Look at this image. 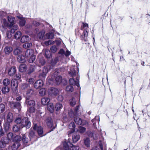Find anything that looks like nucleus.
<instances>
[{"mask_svg":"<svg viewBox=\"0 0 150 150\" xmlns=\"http://www.w3.org/2000/svg\"><path fill=\"white\" fill-rule=\"evenodd\" d=\"M71 150H78L79 147L78 146H75L73 145L72 146L70 147V149Z\"/></svg>","mask_w":150,"mask_h":150,"instance_id":"0e129e2a","label":"nucleus"},{"mask_svg":"<svg viewBox=\"0 0 150 150\" xmlns=\"http://www.w3.org/2000/svg\"><path fill=\"white\" fill-rule=\"evenodd\" d=\"M22 140L25 146H27L29 145V144H27L28 143V139L26 137L25 135H23V136Z\"/></svg>","mask_w":150,"mask_h":150,"instance_id":"473e14b6","label":"nucleus"},{"mask_svg":"<svg viewBox=\"0 0 150 150\" xmlns=\"http://www.w3.org/2000/svg\"><path fill=\"white\" fill-rule=\"evenodd\" d=\"M86 130V128L84 127L80 126L79 127V132L81 133H84Z\"/></svg>","mask_w":150,"mask_h":150,"instance_id":"6e6d98bb","label":"nucleus"},{"mask_svg":"<svg viewBox=\"0 0 150 150\" xmlns=\"http://www.w3.org/2000/svg\"><path fill=\"white\" fill-rule=\"evenodd\" d=\"M11 122H9L7 121L4 124V128L5 130L7 131L8 130L10 127V123Z\"/></svg>","mask_w":150,"mask_h":150,"instance_id":"a19ab883","label":"nucleus"},{"mask_svg":"<svg viewBox=\"0 0 150 150\" xmlns=\"http://www.w3.org/2000/svg\"><path fill=\"white\" fill-rule=\"evenodd\" d=\"M12 47L9 46H6L4 50V52L6 54H9L12 51Z\"/></svg>","mask_w":150,"mask_h":150,"instance_id":"412c9836","label":"nucleus"},{"mask_svg":"<svg viewBox=\"0 0 150 150\" xmlns=\"http://www.w3.org/2000/svg\"><path fill=\"white\" fill-rule=\"evenodd\" d=\"M69 73V74L71 75V76L73 77H74V76L76 75L74 67H72L71 68Z\"/></svg>","mask_w":150,"mask_h":150,"instance_id":"c756f323","label":"nucleus"},{"mask_svg":"<svg viewBox=\"0 0 150 150\" xmlns=\"http://www.w3.org/2000/svg\"><path fill=\"white\" fill-rule=\"evenodd\" d=\"M17 81L15 79H13L11 81V87L14 92H16L17 91L18 87Z\"/></svg>","mask_w":150,"mask_h":150,"instance_id":"ddd939ff","label":"nucleus"},{"mask_svg":"<svg viewBox=\"0 0 150 150\" xmlns=\"http://www.w3.org/2000/svg\"><path fill=\"white\" fill-rule=\"evenodd\" d=\"M7 19L10 23V28H11L15 23V18L12 16H8Z\"/></svg>","mask_w":150,"mask_h":150,"instance_id":"4468645a","label":"nucleus"},{"mask_svg":"<svg viewBox=\"0 0 150 150\" xmlns=\"http://www.w3.org/2000/svg\"><path fill=\"white\" fill-rule=\"evenodd\" d=\"M33 93V90L32 89H30L28 90V91L26 92L25 94L26 95V97L28 98L29 97H30Z\"/></svg>","mask_w":150,"mask_h":150,"instance_id":"4c0bfd02","label":"nucleus"},{"mask_svg":"<svg viewBox=\"0 0 150 150\" xmlns=\"http://www.w3.org/2000/svg\"><path fill=\"white\" fill-rule=\"evenodd\" d=\"M39 94L42 96H44L46 94V90L45 88H42L39 90Z\"/></svg>","mask_w":150,"mask_h":150,"instance_id":"49530a36","label":"nucleus"},{"mask_svg":"<svg viewBox=\"0 0 150 150\" xmlns=\"http://www.w3.org/2000/svg\"><path fill=\"white\" fill-rule=\"evenodd\" d=\"M29 137L30 139V140L32 141H35L37 139V136L35 134L33 130L30 129L29 132Z\"/></svg>","mask_w":150,"mask_h":150,"instance_id":"2eb2a0df","label":"nucleus"},{"mask_svg":"<svg viewBox=\"0 0 150 150\" xmlns=\"http://www.w3.org/2000/svg\"><path fill=\"white\" fill-rule=\"evenodd\" d=\"M39 62L41 65H43L45 64V61L43 58H41Z\"/></svg>","mask_w":150,"mask_h":150,"instance_id":"774afa93","label":"nucleus"},{"mask_svg":"<svg viewBox=\"0 0 150 150\" xmlns=\"http://www.w3.org/2000/svg\"><path fill=\"white\" fill-rule=\"evenodd\" d=\"M57 72H55L53 75H52L51 79L52 81H54L57 85H59L61 83L62 77L57 75Z\"/></svg>","mask_w":150,"mask_h":150,"instance_id":"f03ea898","label":"nucleus"},{"mask_svg":"<svg viewBox=\"0 0 150 150\" xmlns=\"http://www.w3.org/2000/svg\"><path fill=\"white\" fill-rule=\"evenodd\" d=\"M28 111L30 113H33L34 112L35 110V109L33 106L30 107L28 110Z\"/></svg>","mask_w":150,"mask_h":150,"instance_id":"69168bd1","label":"nucleus"},{"mask_svg":"<svg viewBox=\"0 0 150 150\" xmlns=\"http://www.w3.org/2000/svg\"><path fill=\"white\" fill-rule=\"evenodd\" d=\"M84 143L86 146L87 147H89L90 145V139L88 138H86L84 140Z\"/></svg>","mask_w":150,"mask_h":150,"instance_id":"de8ad7c7","label":"nucleus"},{"mask_svg":"<svg viewBox=\"0 0 150 150\" xmlns=\"http://www.w3.org/2000/svg\"><path fill=\"white\" fill-rule=\"evenodd\" d=\"M26 68L27 67L26 65L23 64H21L19 66V70L20 72H23L26 71Z\"/></svg>","mask_w":150,"mask_h":150,"instance_id":"2f4dec72","label":"nucleus"},{"mask_svg":"<svg viewBox=\"0 0 150 150\" xmlns=\"http://www.w3.org/2000/svg\"><path fill=\"white\" fill-rule=\"evenodd\" d=\"M5 105L3 104H0V114L3 113L5 110Z\"/></svg>","mask_w":150,"mask_h":150,"instance_id":"603ef678","label":"nucleus"},{"mask_svg":"<svg viewBox=\"0 0 150 150\" xmlns=\"http://www.w3.org/2000/svg\"><path fill=\"white\" fill-rule=\"evenodd\" d=\"M4 140H6V143H8L11 140L13 141V134L12 133L10 132L8 134L6 137H3Z\"/></svg>","mask_w":150,"mask_h":150,"instance_id":"f8f14e48","label":"nucleus"},{"mask_svg":"<svg viewBox=\"0 0 150 150\" xmlns=\"http://www.w3.org/2000/svg\"><path fill=\"white\" fill-rule=\"evenodd\" d=\"M35 56L32 55V56L30 57V58L29 59V62L30 63H33L35 59Z\"/></svg>","mask_w":150,"mask_h":150,"instance_id":"052dcab7","label":"nucleus"},{"mask_svg":"<svg viewBox=\"0 0 150 150\" xmlns=\"http://www.w3.org/2000/svg\"><path fill=\"white\" fill-rule=\"evenodd\" d=\"M11 107L13 109H16L18 112L21 110V108L20 102H12L10 104Z\"/></svg>","mask_w":150,"mask_h":150,"instance_id":"0eeeda50","label":"nucleus"},{"mask_svg":"<svg viewBox=\"0 0 150 150\" xmlns=\"http://www.w3.org/2000/svg\"><path fill=\"white\" fill-rule=\"evenodd\" d=\"M74 89L71 85L67 86L66 88V91L69 92H71L74 91Z\"/></svg>","mask_w":150,"mask_h":150,"instance_id":"c03bdc74","label":"nucleus"},{"mask_svg":"<svg viewBox=\"0 0 150 150\" xmlns=\"http://www.w3.org/2000/svg\"><path fill=\"white\" fill-rule=\"evenodd\" d=\"M70 104L71 106H74L76 103V100L74 98H72L69 100Z\"/></svg>","mask_w":150,"mask_h":150,"instance_id":"09e8293b","label":"nucleus"},{"mask_svg":"<svg viewBox=\"0 0 150 150\" xmlns=\"http://www.w3.org/2000/svg\"><path fill=\"white\" fill-rule=\"evenodd\" d=\"M69 128L71 129H74L75 127V125L74 122H71L69 125Z\"/></svg>","mask_w":150,"mask_h":150,"instance_id":"e2e57ef3","label":"nucleus"},{"mask_svg":"<svg viewBox=\"0 0 150 150\" xmlns=\"http://www.w3.org/2000/svg\"><path fill=\"white\" fill-rule=\"evenodd\" d=\"M83 35H81V37L82 40H84L85 41V38L87 37L88 35V33L86 30H85L83 31Z\"/></svg>","mask_w":150,"mask_h":150,"instance_id":"37998d69","label":"nucleus"},{"mask_svg":"<svg viewBox=\"0 0 150 150\" xmlns=\"http://www.w3.org/2000/svg\"><path fill=\"white\" fill-rule=\"evenodd\" d=\"M22 33L21 32L18 31L16 32L15 35V38L16 39H19L21 37Z\"/></svg>","mask_w":150,"mask_h":150,"instance_id":"8fccbe9b","label":"nucleus"},{"mask_svg":"<svg viewBox=\"0 0 150 150\" xmlns=\"http://www.w3.org/2000/svg\"><path fill=\"white\" fill-rule=\"evenodd\" d=\"M29 98L26 97L25 103L28 106H34L35 105V102L33 100H29Z\"/></svg>","mask_w":150,"mask_h":150,"instance_id":"4be33fe9","label":"nucleus"},{"mask_svg":"<svg viewBox=\"0 0 150 150\" xmlns=\"http://www.w3.org/2000/svg\"><path fill=\"white\" fill-rule=\"evenodd\" d=\"M21 128L18 125H15L13 127V129L14 132H17L19 130L20 128Z\"/></svg>","mask_w":150,"mask_h":150,"instance_id":"13d9d810","label":"nucleus"},{"mask_svg":"<svg viewBox=\"0 0 150 150\" xmlns=\"http://www.w3.org/2000/svg\"><path fill=\"white\" fill-rule=\"evenodd\" d=\"M2 121L0 120V136H1L4 134V132L1 125Z\"/></svg>","mask_w":150,"mask_h":150,"instance_id":"5fc2aeb1","label":"nucleus"},{"mask_svg":"<svg viewBox=\"0 0 150 150\" xmlns=\"http://www.w3.org/2000/svg\"><path fill=\"white\" fill-rule=\"evenodd\" d=\"M17 61L20 63H23L25 62V57L22 55H18L17 57Z\"/></svg>","mask_w":150,"mask_h":150,"instance_id":"c85d7f7f","label":"nucleus"},{"mask_svg":"<svg viewBox=\"0 0 150 150\" xmlns=\"http://www.w3.org/2000/svg\"><path fill=\"white\" fill-rule=\"evenodd\" d=\"M35 70V67L33 65H31L30 66V68L28 71V73L30 74L32 72H33Z\"/></svg>","mask_w":150,"mask_h":150,"instance_id":"4d7b16f0","label":"nucleus"},{"mask_svg":"<svg viewBox=\"0 0 150 150\" xmlns=\"http://www.w3.org/2000/svg\"><path fill=\"white\" fill-rule=\"evenodd\" d=\"M73 146V144L69 142L65 141L63 143V148L65 150L69 149L70 147L72 146Z\"/></svg>","mask_w":150,"mask_h":150,"instance_id":"dca6fc26","label":"nucleus"},{"mask_svg":"<svg viewBox=\"0 0 150 150\" xmlns=\"http://www.w3.org/2000/svg\"><path fill=\"white\" fill-rule=\"evenodd\" d=\"M9 88L8 86H6L2 87L1 91L3 93L6 94L9 92Z\"/></svg>","mask_w":150,"mask_h":150,"instance_id":"72a5a7b5","label":"nucleus"},{"mask_svg":"<svg viewBox=\"0 0 150 150\" xmlns=\"http://www.w3.org/2000/svg\"><path fill=\"white\" fill-rule=\"evenodd\" d=\"M59 54H61L63 56L65 55L66 57H68L71 54V52L68 50H67L65 52L63 49H61L59 52Z\"/></svg>","mask_w":150,"mask_h":150,"instance_id":"6ab92c4d","label":"nucleus"},{"mask_svg":"<svg viewBox=\"0 0 150 150\" xmlns=\"http://www.w3.org/2000/svg\"><path fill=\"white\" fill-rule=\"evenodd\" d=\"M16 72V69L15 67H13L11 68L8 71V75L12 76H13Z\"/></svg>","mask_w":150,"mask_h":150,"instance_id":"b1692460","label":"nucleus"},{"mask_svg":"<svg viewBox=\"0 0 150 150\" xmlns=\"http://www.w3.org/2000/svg\"><path fill=\"white\" fill-rule=\"evenodd\" d=\"M3 83L4 86H7L10 84V81L8 79H5L3 80Z\"/></svg>","mask_w":150,"mask_h":150,"instance_id":"79ce46f5","label":"nucleus"},{"mask_svg":"<svg viewBox=\"0 0 150 150\" xmlns=\"http://www.w3.org/2000/svg\"><path fill=\"white\" fill-rule=\"evenodd\" d=\"M33 53L34 51L33 50L31 49L28 50L25 52V57H30L32 56V55H34Z\"/></svg>","mask_w":150,"mask_h":150,"instance_id":"393cba45","label":"nucleus"},{"mask_svg":"<svg viewBox=\"0 0 150 150\" xmlns=\"http://www.w3.org/2000/svg\"><path fill=\"white\" fill-rule=\"evenodd\" d=\"M22 139L21 137L20 136L17 135L15 136L13 139V141H16V142L21 141Z\"/></svg>","mask_w":150,"mask_h":150,"instance_id":"3c124183","label":"nucleus"},{"mask_svg":"<svg viewBox=\"0 0 150 150\" xmlns=\"http://www.w3.org/2000/svg\"><path fill=\"white\" fill-rule=\"evenodd\" d=\"M74 120L75 123L79 125H81L83 126H86L88 125V122L85 120H82L78 117L74 118Z\"/></svg>","mask_w":150,"mask_h":150,"instance_id":"20e7f679","label":"nucleus"},{"mask_svg":"<svg viewBox=\"0 0 150 150\" xmlns=\"http://www.w3.org/2000/svg\"><path fill=\"white\" fill-rule=\"evenodd\" d=\"M45 56L47 58H50L51 56V54L50 51L47 49L45 50Z\"/></svg>","mask_w":150,"mask_h":150,"instance_id":"e433bc0d","label":"nucleus"},{"mask_svg":"<svg viewBox=\"0 0 150 150\" xmlns=\"http://www.w3.org/2000/svg\"><path fill=\"white\" fill-rule=\"evenodd\" d=\"M48 92L49 96L54 97L59 95L60 93V91L58 89L54 87L49 88Z\"/></svg>","mask_w":150,"mask_h":150,"instance_id":"7ed1b4c3","label":"nucleus"},{"mask_svg":"<svg viewBox=\"0 0 150 150\" xmlns=\"http://www.w3.org/2000/svg\"><path fill=\"white\" fill-rule=\"evenodd\" d=\"M32 44L31 42H26L23 44V47L25 49L31 47L32 46Z\"/></svg>","mask_w":150,"mask_h":150,"instance_id":"ea45409f","label":"nucleus"},{"mask_svg":"<svg viewBox=\"0 0 150 150\" xmlns=\"http://www.w3.org/2000/svg\"><path fill=\"white\" fill-rule=\"evenodd\" d=\"M50 99L47 97H44L42 98L41 100V103L43 105L47 104L50 101Z\"/></svg>","mask_w":150,"mask_h":150,"instance_id":"cd10ccee","label":"nucleus"},{"mask_svg":"<svg viewBox=\"0 0 150 150\" xmlns=\"http://www.w3.org/2000/svg\"><path fill=\"white\" fill-rule=\"evenodd\" d=\"M43 81L42 80H38L34 84V86L35 88H38L42 87L43 85Z\"/></svg>","mask_w":150,"mask_h":150,"instance_id":"a211bd4d","label":"nucleus"},{"mask_svg":"<svg viewBox=\"0 0 150 150\" xmlns=\"http://www.w3.org/2000/svg\"><path fill=\"white\" fill-rule=\"evenodd\" d=\"M88 134L90 137H92L94 140H96L98 138V134L95 132H88Z\"/></svg>","mask_w":150,"mask_h":150,"instance_id":"5701e85b","label":"nucleus"},{"mask_svg":"<svg viewBox=\"0 0 150 150\" xmlns=\"http://www.w3.org/2000/svg\"><path fill=\"white\" fill-rule=\"evenodd\" d=\"M57 50V48L55 46H52L50 48L51 52L53 53H55Z\"/></svg>","mask_w":150,"mask_h":150,"instance_id":"bf43d9fd","label":"nucleus"},{"mask_svg":"<svg viewBox=\"0 0 150 150\" xmlns=\"http://www.w3.org/2000/svg\"><path fill=\"white\" fill-rule=\"evenodd\" d=\"M8 143H6V140L4 139L3 137L1 140L0 141V147L2 148L5 147L6 146V144Z\"/></svg>","mask_w":150,"mask_h":150,"instance_id":"f704fd0d","label":"nucleus"},{"mask_svg":"<svg viewBox=\"0 0 150 150\" xmlns=\"http://www.w3.org/2000/svg\"><path fill=\"white\" fill-rule=\"evenodd\" d=\"M54 43V42L51 41L50 40H49L47 41H45L44 42V44L46 46H48L50 45L51 44H53Z\"/></svg>","mask_w":150,"mask_h":150,"instance_id":"680f3d73","label":"nucleus"},{"mask_svg":"<svg viewBox=\"0 0 150 150\" xmlns=\"http://www.w3.org/2000/svg\"><path fill=\"white\" fill-rule=\"evenodd\" d=\"M18 144L17 143L14 144L11 148H8L7 150H17L18 149Z\"/></svg>","mask_w":150,"mask_h":150,"instance_id":"58836bf2","label":"nucleus"},{"mask_svg":"<svg viewBox=\"0 0 150 150\" xmlns=\"http://www.w3.org/2000/svg\"><path fill=\"white\" fill-rule=\"evenodd\" d=\"M62 107V104L61 103H58L56 104L55 108H56L57 111L59 110Z\"/></svg>","mask_w":150,"mask_h":150,"instance_id":"a18cd8bd","label":"nucleus"},{"mask_svg":"<svg viewBox=\"0 0 150 150\" xmlns=\"http://www.w3.org/2000/svg\"><path fill=\"white\" fill-rule=\"evenodd\" d=\"M79 76H77L76 78V80H75L74 78L70 79L69 82L71 85H76L77 87H79Z\"/></svg>","mask_w":150,"mask_h":150,"instance_id":"39448f33","label":"nucleus"},{"mask_svg":"<svg viewBox=\"0 0 150 150\" xmlns=\"http://www.w3.org/2000/svg\"><path fill=\"white\" fill-rule=\"evenodd\" d=\"M79 135L77 133H74L72 135V141L73 143L77 142L80 139Z\"/></svg>","mask_w":150,"mask_h":150,"instance_id":"f3484780","label":"nucleus"},{"mask_svg":"<svg viewBox=\"0 0 150 150\" xmlns=\"http://www.w3.org/2000/svg\"><path fill=\"white\" fill-rule=\"evenodd\" d=\"M2 22L5 27H7L10 28L9 23L7 22L6 19H3L2 20Z\"/></svg>","mask_w":150,"mask_h":150,"instance_id":"864d4df0","label":"nucleus"},{"mask_svg":"<svg viewBox=\"0 0 150 150\" xmlns=\"http://www.w3.org/2000/svg\"><path fill=\"white\" fill-rule=\"evenodd\" d=\"M46 123L48 127L51 129V131H53L55 128L56 125H55V126L53 125L52 120L51 118L48 117L47 119Z\"/></svg>","mask_w":150,"mask_h":150,"instance_id":"9d476101","label":"nucleus"},{"mask_svg":"<svg viewBox=\"0 0 150 150\" xmlns=\"http://www.w3.org/2000/svg\"><path fill=\"white\" fill-rule=\"evenodd\" d=\"M54 36L53 33H47L45 35V40L47 39H52Z\"/></svg>","mask_w":150,"mask_h":150,"instance_id":"bb28decb","label":"nucleus"},{"mask_svg":"<svg viewBox=\"0 0 150 150\" xmlns=\"http://www.w3.org/2000/svg\"><path fill=\"white\" fill-rule=\"evenodd\" d=\"M30 38L28 35H23L21 38V42L22 43H24L29 41Z\"/></svg>","mask_w":150,"mask_h":150,"instance_id":"7c9ffc66","label":"nucleus"},{"mask_svg":"<svg viewBox=\"0 0 150 150\" xmlns=\"http://www.w3.org/2000/svg\"><path fill=\"white\" fill-rule=\"evenodd\" d=\"M15 121L17 125L21 128L25 127L27 128H29L31 125V122L29 121L28 117H24L22 120L20 118H17Z\"/></svg>","mask_w":150,"mask_h":150,"instance_id":"f257e3e1","label":"nucleus"},{"mask_svg":"<svg viewBox=\"0 0 150 150\" xmlns=\"http://www.w3.org/2000/svg\"><path fill=\"white\" fill-rule=\"evenodd\" d=\"M54 106L52 103H50L47 105V109L51 113H52L54 110Z\"/></svg>","mask_w":150,"mask_h":150,"instance_id":"a878e982","label":"nucleus"},{"mask_svg":"<svg viewBox=\"0 0 150 150\" xmlns=\"http://www.w3.org/2000/svg\"><path fill=\"white\" fill-rule=\"evenodd\" d=\"M49 67H44L42 72L39 76V78L41 79V80H42L45 79L46 75L49 71L48 68Z\"/></svg>","mask_w":150,"mask_h":150,"instance_id":"6e6552de","label":"nucleus"},{"mask_svg":"<svg viewBox=\"0 0 150 150\" xmlns=\"http://www.w3.org/2000/svg\"><path fill=\"white\" fill-rule=\"evenodd\" d=\"M22 52L21 48L18 47L15 49L13 51V54L15 55H17L20 54Z\"/></svg>","mask_w":150,"mask_h":150,"instance_id":"c9c22d12","label":"nucleus"},{"mask_svg":"<svg viewBox=\"0 0 150 150\" xmlns=\"http://www.w3.org/2000/svg\"><path fill=\"white\" fill-rule=\"evenodd\" d=\"M17 18L19 19V25L20 27H23L25 24L26 21L24 18L21 15H17Z\"/></svg>","mask_w":150,"mask_h":150,"instance_id":"9b49d317","label":"nucleus"},{"mask_svg":"<svg viewBox=\"0 0 150 150\" xmlns=\"http://www.w3.org/2000/svg\"><path fill=\"white\" fill-rule=\"evenodd\" d=\"M28 85L27 84H24L21 86V89L23 90H25L28 88Z\"/></svg>","mask_w":150,"mask_h":150,"instance_id":"338daca9","label":"nucleus"},{"mask_svg":"<svg viewBox=\"0 0 150 150\" xmlns=\"http://www.w3.org/2000/svg\"><path fill=\"white\" fill-rule=\"evenodd\" d=\"M35 31L36 33H37L38 37L39 39L45 40L44 34L45 32L44 30H42L38 33L39 32V29L36 28L35 29Z\"/></svg>","mask_w":150,"mask_h":150,"instance_id":"1a4fd4ad","label":"nucleus"},{"mask_svg":"<svg viewBox=\"0 0 150 150\" xmlns=\"http://www.w3.org/2000/svg\"><path fill=\"white\" fill-rule=\"evenodd\" d=\"M13 116L12 113L9 112L7 115L6 116L7 121L9 122H12L13 120Z\"/></svg>","mask_w":150,"mask_h":150,"instance_id":"aec40b11","label":"nucleus"},{"mask_svg":"<svg viewBox=\"0 0 150 150\" xmlns=\"http://www.w3.org/2000/svg\"><path fill=\"white\" fill-rule=\"evenodd\" d=\"M33 129L35 130H37L40 137H42L44 135L43 134V128L41 126H38L36 124H35L33 125Z\"/></svg>","mask_w":150,"mask_h":150,"instance_id":"423d86ee","label":"nucleus"}]
</instances>
